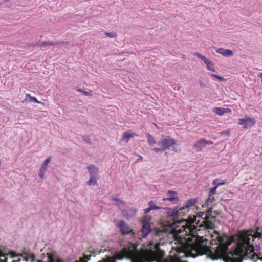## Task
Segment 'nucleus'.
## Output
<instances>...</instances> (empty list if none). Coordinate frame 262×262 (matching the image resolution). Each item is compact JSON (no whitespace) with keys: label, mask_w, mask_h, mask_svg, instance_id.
Returning <instances> with one entry per match:
<instances>
[{"label":"nucleus","mask_w":262,"mask_h":262,"mask_svg":"<svg viewBox=\"0 0 262 262\" xmlns=\"http://www.w3.org/2000/svg\"><path fill=\"white\" fill-rule=\"evenodd\" d=\"M195 221L196 220L192 223H186L180 228L174 229L176 238L184 245L176 247L174 252L171 251L166 258H164V251L160 248V242L151 241L147 245H144L141 248L143 262H188L182 261L181 258L188 256L195 258L203 255H206L213 260H222L221 246L216 237L210 242L212 245H217L215 249H211L207 246L208 241L198 235L200 229L194 224Z\"/></svg>","instance_id":"f257e3e1"},{"label":"nucleus","mask_w":262,"mask_h":262,"mask_svg":"<svg viewBox=\"0 0 262 262\" xmlns=\"http://www.w3.org/2000/svg\"><path fill=\"white\" fill-rule=\"evenodd\" d=\"M217 243L221 246L222 260L224 262H242L244 259H249L253 262L257 260L262 261V254L256 253L253 246L254 238L260 237L261 234L252 230L242 232L239 236L236 248L233 252H228V247L231 244L232 239L229 236L215 231Z\"/></svg>","instance_id":"f03ea898"},{"label":"nucleus","mask_w":262,"mask_h":262,"mask_svg":"<svg viewBox=\"0 0 262 262\" xmlns=\"http://www.w3.org/2000/svg\"><path fill=\"white\" fill-rule=\"evenodd\" d=\"M126 258L131 262H143L141 249L140 250H133L129 247H124L120 251L116 252L113 257L106 256L98 262H116Z\"/></svg>","instance_id":"7ed1b4c3"},{"label":"nucleus","mask_w":262,"mask_h":262,"mask_svg":"<svg viewBox=\"0 0 262 262\" xmlns=\"http://www.w3.org/2000/svg\"><path fill=\"white\" fill-rule=\"evenodd\" d=\"M10 255L12 258L21 256L24 261L26 262H33L35 261V256L34 254H17L14 251H10L7 246H0V257H3L4 259L0 258V262H8V256Z\"/></svg>","instance_id":"20e7f679"},{"label":"nucleus","mask_w":262,"mask_h":262,"mask_svg":"<svg viewBox=\"0 0 262 262\" xmlns=\"http://www.w3.org/2000/svg\"><path fill=\"white\" fill-rule=\"evenodd\" d=\"M212 208H209L206 214L205 217L203 219V221L200 223V221H198L196 224L198 229H200V231L202 228L203 229H213L215 227V216L220 214V212L217 211H212Z\"/></svg>","instance_id":"39448f33"},{"label":"nucleus","mask_w":262,"mask_h":262,"mask_svg":"<svg viewBox=\"0 0 262 262\" xmlns=\"http://www.w3.org/2000/svg\"><path fill=\"white\" fill-rule=\"evenodd\" d=\"M195 204V201L192 199L188 200L185 203L184 206L179 209L174 208L170 210L168 212V215L173 217L174 219H178L179 217H182L189 211V208L190 207L194 206Z\"/></svg>","instance_id":"423d86ee"},{"label":"nucleus","mask_w":262,"mask_h":262,"mask_svg":"<svg viewBox=\"0 0 262 262\" xmlns=\"http://www.w3.org/2000/svg\"><path fill=\"white\" fill-rule=\"evenodd\" d=\"M41 259L37 260V262H64L63 260L58 258L55 252L47 253L46 254L42 253L41 255Z\"/></svg>","instance_id":"0eeeda50"},{"label":"nucleus","mask_w":262,"mask_h":262,"mask_svg":"<svg viewBox=\"0 0 262 262\" xmlns=\"http://www.w3.org/2000/svg\"><path fill=\"white\" fill-rule=\"evenodd\" d=\"M176 143V140L170 136H166V138L161 140L157 143L158 145L162 146L163 148L169 149L173 145Z\"/></svg>","instance_id":"6e6552de"},{"label":"nucleus","mask_w":262,"mask_h":262,"mask_svg":"<svg viewBox=\"0 0 262 262\" xmlns=\"http://www.w3.org/2000/svg\"><path fill=\"white\" fill-rule=\"evenodd\" d=\"M256 121L254 118H252L246 115L244 118L238 119V124L243 126L244 129L251 127L255 125Z\"/></svg>","instance_id":"1a4fd4ad"},{"label":"nucleus","mask_w":262,"mask_h":262,"mask_svg":"<svg viewBox=\"0 0 262 262\" xmlns=\"http://www.w3.org/2000/svg\"><path fill=\"white\" fill-rule=\"evenodd\" d=\"M117 226L120 229L123 235H128L130 233L134 234L132 228L124 220L119 221Z\"/></svg>","instance_id":"9d476101"},{"label":"nucleus","mask_w":262,"mask_h":262,"mask_svg":"<svg viewBox=\"0 0 262 262\" xmlns=\"http://www.w3.org/2000/svg\"><path fill=\"white\" fill-rule=\"evenodd\" d=\"M194 55L204 61L208 70L215 72L214 64L209 59H207L205 56L201 55L199 52H195Z\"/></svg>","instance_id":"9b49d317"},{"label":"nucleus","mask_w":262,"mask_h":262,"mask_svg":"<svg viewBox=\"0 0 262 262\" xmlns=\"http://www.w3.org/2000/svg\"><path fill=\"white\" fill-rule=\"evenodd\" d=\"M151 231V229L149 223L148 221H143L141 231L142 237L143 238L146 237Z\"/></svg>","instance_id":"f8f14e48"},{"label":"nucleus","mask_w":262,"mask_h":262,"mask_svg":"<svg viewBox=\"0 0 262 262\" xmlns=\"http://www.w3.org/2000/svg\"><path fill=\"white\" fill-rule=\"evenodd\" d=\"M90 174L89 180H96L97 179L98 168L94 165H91L87 167Z\"/></svg>","instance_id":"ddd939ff"},{"label":"nucleus","mask_w":262,"mask_h":262,"mask_svg":"<svg viewBox=\"0 0 262 262\" xmlns=\"http://www.w3.org/2000/svg\"><path fill=\"white\" fill-rule=\"evenodd\" d=\"M216 52L225 57H230L233 55V52L230 49H226L223 48H219L216 49Z\"/></svg>","instance_id":"4468645a"},{"label":"nucleus","mask_w":262,"mask_h":262,"mask_svg":"<svg viewBox=\"0 0 262 262\" xmlns=\"http://www.w3.org/2000/svg\"><path fill=\"white\" fill-rule=\"evenodd\" d=\"M169 196L168 198H163V201H170L174 203H176L179 199L177 196V193L174 191H168Z\"/></svg>","instance_id":"2eb2a0df"},{"label":"nucleus","mask_w":262,"mask_h":262,"mask_svg":"<svg viewBox=\"0 0 262 262\" xmlns=\"http://www.w3.org/2000/svg\"><path fill=\"white\" fill-rule=\"evenodd\" d=\"M204 139H200L196 141L193 145V148L196 149V151H201L205 147Z\"/></svg>","instance_id":"dca6fc26"},{"label":"nucleus","mask_w":262,"mask_h":262,"mask_svg":"<svg viewBox=\"0 0 262 262\" xmlns=\"http://www.w3.org/2000/svg\"><path fill=\"white\" fill-rule=\"evenodd\" d=\"M135 136H137V135L134 132H130L129 131L124 132L123 133L121 140L128 142L130 138L134 137Z\"/></svg>","instance_id":"f3484780"},{"label":"nucleus","mask_w":262,"mask_h":262,"mask_svg":"<svg viewBox=\"0 0 262 262\" xmlns=\"http://www.w3.org/2000/svg\"><path fill=\"white\" fill-rule=\"evenodd\" d=\"M63 43V42H59V41H56V42L45 41V42H38L36 43V46L46 47L47 46L59 45L62 44Z\"/></svg>","instance_id":"a211bd4d"},{"label":"nucleus","mask_w":262,"mask_h":262,"mask_svg":"<svg viewBox=\"0 0 262 262\" xmlns=\"http://www.w3.org/2000/svg\"><path fill=\"white\" fill-rule=\"evenodd\" d=\"M26 100L29 101V102H34L37 103L41 104L42 105H44L43 103L38 101L36 97L31 96L30 94L26 95Z\"/></svg>","instance_id":"6ab92c4d"},{"label":"nucleus","mask_w":262,"mask_h":262,"mask_svg":"<svg viewBox=\"0 0 262 262\" xmlns=\"http://www.w3.org/2000/svg\"><path fill=\"white\" fill-rule=\"evenodd\" d=\"M213 112L220 116L224 114V110L223 107H215L213 108Z\"/></svg>","instance_id":"aec40b11"},{"label":"nucleus","mask_w":262,"mask_h":262,"mask_svg":"<svg viewBox=\"0 0 262 262\" xmlns=\"http://www.w3.org/2000/svg\"><path fill=\"white\" fill-rule=\"evenodd\" d=\"M146 136L148 143L150 145L152 146L156 143V141L154 138L149 133H147Z\"/></svg>","instance_id":"412c9836"},{"label":"nucleus","mask_w":262,"mask_h":262,"mask_svg":"<svg viewBox=\"0 0 262 262\" xmlns=\"http://www.w3.org/2000/svg\"><path fill=\"white\" fill-rule=\"evenodd\" d=\"M47 167L42 165L39 170V177L41 179H44V174L45 171L47 170Z\"/></svg>","instance_id":"4be33fe9"},{"label":"nucleus","mask_w":262,"mask_h":262,"mask_svg":"<svg viewBox=\"0 0 262 262\" xmlns=\"http://www.w3.org/2000/svg\"><path fill=\"white\" fill-rule=\"evenodd\" d=\"M76 90L77 91L81 92L84 96H92V94H91V92H88V91H84V90H82L81 89L78 88L77 87L76 88Z\"/></svg>","instance_id":"5701e85b"},{"label":"nucleus","mask_w":262,"mask_h":262,"mask_svg":"<svg viewBox=\"0 0 262 262\" xmlns=\"http://www.w3.org/2000/svg\"><path fill=\"white\" fill-rule=\"evenodd\" d=\"M224 184H225L224 182L218 183L217 185H216L215 187H214L213 188H211L210 189L209 194H211V195H214V194L215 193L216 189L217 186L219 185H223Z\"/></svg>","instance_id":"b1692460"},{"label":"nucleus","mask_w":262,"mask_h":262,"mask_svg":"<svg viewBox=\"0 0 262 262\" xmlns=\"http://www.w3.org/2000/svg\"><path fill=\"white\" fill-rule=\"evenodd\" d=\"M82 140L88 144H92L91 139L89 136H82Z\"/></svg>","instance_id":"393cba45"},{"label":"nucleus","mask_w":262,"mask_h":262,"mask_svg":"<svg viewBox=\"0 0 262 262\" xmlns=\"http://www.w3.org/2000/svg\"><path fill=\"white\" fill-rule=\"evenodd\" d=\"M211 76L212 77L216 78V79H217L220 81H225L226 80V79L223 77L220 76L219 75H216V74H212L211 75Z\"/></svg>","instance_id":"a878e982"},{"label":"nucleus","mask_w":262,"mask_h":262,"mask_svg":"<svg viewBox=\"0 0 262 262\" xmlns=\"http://www.w3.org/2000/svg\"><path fill=\"white\" fill-rule=\"evenodd\" d=\"M148 204L149 205V207L152 208V210L159 209L161 208V207L157 206L152 201L149 202Z\"/></svg>","instance_id":"bb28decb"},{"label":"nucleus","mask_w":262,"mask_h":262,"mask_svg":"<svg viewBox=\"0 0 262 262\" xmlns=\"http://www.w3.org/2000/svg\"><path fill=\"white\" fill-rule=\"evenodd\" d=\"M105 34L107 37H110V38L116 37V33H115L114 32H105Z\"/></svg>","instance_id":"cd10ccee"},{"label":"nucleus","mask_w":262,"mask_h":262,"mask_svg":"<svg viewBox=\"0 0 262 262\" xmlns=\"http://www.w3.org/2000/svg\"><path fill=\"white\" fill-rule=\"evenodd\" d=\"M215 200V198L214 195H211L209 194V197L207 200V203L209 204V203H212Z\"/></svg>","instance_id":"c85d7f7f"},{"label":"nucleus","mask_w":262,"mask_h":262,"mask_svg":"<svg viewBox=\"0 0 262 262\" xmlns=\"http://www.w3.org/2000/svg\"><path fill=\"white\" fill-rule=\"evenodd\" d=\"M51 157H48L44 161L42 165L47 167L48 164L51 162Z\"/></svg>","instance_id":"c756f323"},{"label":"nucleus","mask_w":262,"mask_h":262,"mask_svg":"<svg viewBox=\"0 0 262 262\" xmlns=\"http://www.w3.org/2000/svg\"><path fill=\"white\" fill-rule=\"evenodd\" d=\"M153 150L155 152L158 153V152H162L163 151H164V150H165V149L163 148V147H162V148H154L153 149Z\"/></svg>","instance_id":"7c9ffc66"},{"label":"nucleus","mask_w":262,"mask_h":262,"mask_svg":"<svg viewBox=\"0 0 262 262\" xmlns=\"http://www.w3.org/2000/svg\"><path fill=\"white\" fill-rule=\"evenodd\" d=\"M112 200L114 201H116L117 202V205H119V204H124V202L121 201V200L119 199H117L116 198H112Z\"/></svg>","instance_id":"2f4dec72"},{"label":"nucleus","mask_w":262,"mask_h":262,"mask_svg":"<svg viewBox=\"0 0 262 262\" xmlns=\"http://www.w3.org/2000/svg\"><path fill=\"white\" fill-rule=\"evenodd\" d=\"M97 184V181H88L87 185L89 186L95 185Z\"/></svg>","instance_id":"473e14b6"},{"label":"nucleus","mask_w":262,"mask_h":262,"mask_svg":"<svg viewBox=\"0 0 262 262\" xmlns=\"http://www.w3.org/2000/svg\"><path fill=\"white\" fill-rule=\"evenodd\" d=\"M204 142H205V146H206L207 145H212L213 144L212 141H209V140H206L205 139H204Z\"/></svg>","instance_id":"72a5a7b5"},{"label":"nucleus","mask_w":262,"mask_h":262,"mask_svg":"<svg viewBox=\"0 0 262 262\" xmlns=\"http://www.w3.org/2000/svg\"><path fill=\"white\" fill-rule=\"evenodd\" d=\"M199 84L201 88H204L206 87V84H205L202 81H199Z\"/></svg>","instance_id":"f704fd0d"},{"label":"nucleus","mask_w":262,"mask_h":262,"mask_svg":"<svg viewBox=\"0 0 262 262\" xmlns=\"http://www.w3.org/2000/svg\"><path fill=\"white\" fill-rule=\"evenodd\" d=\"M151 210H152V208H151L149 207L144 210V213L147 214V213H149Z\"/></svg>","instance_id":"c9c22d12"},{"label":"nucleus","mask_w":262,"mask_h":262,"mask_svg":"<svg viewBox=\"0 0 262 262\" xmlns=\"http://www.w3.org/2000/svg\"><path fill=\"white\" fill-rule=\"evenodd\" d=\"M222 135H227L228 136H230V131L229 130H225L223 131L221 133Z\"/></svg>","instance_id":"e433bc0d"},{"label":"nucleus","mask_w":262,"mask_h":262,"mask_svg":"<svg viewBox=\"0 0 262 262\" xmlns=\"http://www.w3.org/2000/svg\"><path fill=\"white\" fill-rule=\"evenodd\" d=\"M84 257L85 259H86V260H87V261H88V260H90L91 257V255H88L84 254Z\"/></svg>","instance_id":"4c0bfd02"},{"label":"nucleus","mask_w":262,"mask_h":262,"mask_svg":"<svg viewBox=\"0 0 262 262\" xmlns=\"http://www.w3.org/2000/svg\"><path fill=\"white\" fill-rule=\"evenodd\" d=\"M224 114L228 113L231 112V110L228 108H224Z\"/></svg>","instance_id":"58836bf2"},{"label":"nucleus","mask_w":262,"mask_h":262,"mask_svg":"<svg viewBox=\"0 0 262 262\" xmlns=\"http://www.w3.org/2000/svg\"><path fill=\"white\" fill-rule=\"evenodd\" d=\"M79 262H87V260L85 259L84 257H81L79 259Z\"/></svg>","instance_id":"ea45409f"},{"label":"nucleus","mask_w":262,"mask_h":262,"mask_svg":"<svg viewBox=\"0 0 262 262\" xmlns=\"http://www.w3.org/2000/svg\"><path fill=\"white\" fill-rule=\"evenodd\" d=\"M162 232H163V231H162V230H158L156 232V235H160V233H162Z\"/></svg>","instance_id":"a19ab883"},{"label":"nucleus","mask_w":262,"mask_h":262,"mask_svg":"<svg viewBox=\"0 0 262 262\" xmlns=\"http://www.w3.org/2000/svg\"><path fill=\"white\" fill-rule=\"evenodd\" d=\"M143 160V157L141 156H139V159H138V161H141Z\"/></svg>","instance_id":"79ce46f5"},{"label":"nucleus","mask_w":262,"mask_h":262,"mask_svg":"<svg viewBox=\"0 0 262 262\" xmlns=\"http://www.w3.org/2000/svg\"><path fill=\"white\" fill-rule=\"evenodd\" d=\"M21 260V259L20 258H19L18 260H13L12 262H20Z\"/></svg>","instance_id":"37998d69"},{"label":"nucleus","mask_w":262,"mask_h":262,"mask_svg":"<svg viewBox=\"0 0 262 262\" xmlns=\"http://www.w3.org/2000/svg\"><path fill=\"white\" fill-rule=\"evenodd\" d=\"M258 77L261 78V82H262V73L258 75Z\"/></svg>","instance_id":"c03bdc74"},{"label":"nucleus","mask_w":262,"mask_h":262,"mask_svg":"<svg viewBox=\"0 0 262 262\" xmlns=\"http://www.w3.org/2000/svg\"><path fill=\"white\" fill-rule=\"evenodd\" d=\"M214 180L218 181V180H220L219 179L217 178V179H215Z\"/></svg>","instance_id":"a18cd8bd"},{"label":"nucleus","mask_w":262,"mask_h":262,"mask_svg":"<svg viewBox=\"0 0 262 262\" xmlns=\"http://www.w3.org/2000/svg\"><path fill=\"white\" fill-rule=\"evenodd\" d=\"M75 262H79V261H75Z\"/></svg>","instance_id":"49530a36"}]
</instances>
